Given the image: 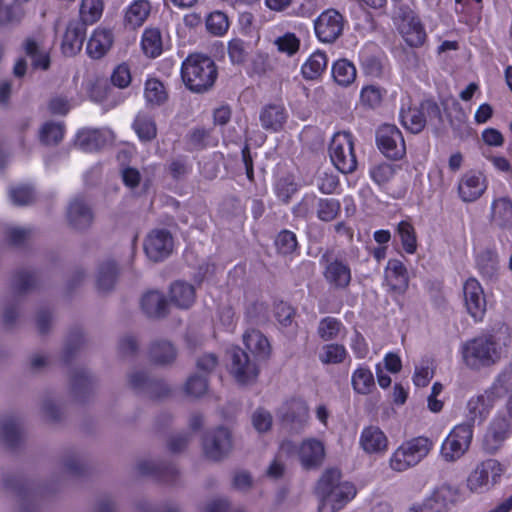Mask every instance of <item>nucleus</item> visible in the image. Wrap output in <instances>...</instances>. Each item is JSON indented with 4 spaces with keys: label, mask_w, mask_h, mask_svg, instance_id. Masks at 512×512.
<instances>
[{
    "label": "nucleus",
    "mask_w": 512,
    "mask_h": 512,
    "mask_svg": "<svg viewBox=\"0 0 512 512\" xmlns=\"http://www.w3.org/2000/svg\"><path fill=\"white\" fill-rule=\"evenodd\" d=\"M316 493L320 498L319 512H336L356 494L353 484L341 481L338 469H327L318 480Z\"/></svg>",
    "instance_id": "1"
},
{
    "label": "nucleus",
    "mask_w": 512,
    "mask_h": 512,
    "mask_svg": "<svg viewBox=\"0 0 512 512\" xmlns=\"http://www.w3.org/2000/svg\"><path fill=\"white\" fill-rule=\"evenodd\" d=\"M215 62L202 54H191L182 63L181 77L185 86L194 93L210 91L217 79Z\"/></svg>",
    "instance_id": "2"
},
{
    "label": "nucleus",
    "mask_w": 512,
    "mask_h": 512,
    "mask_svg": "<svg viewBox=\"0 0 512 512\" xmlns=\"http://www.w3.org/2000/svg\"><path fill=\"white\" fill-rule=\"evenodd\" d=\"M38 284L37 276L34 271L19 270L11 281V295L6 296L2 303V325L5 329L14 328L19 316L18 307L20 298L33 291Z\"/></svg>",
    "instance_id": "3"
},
{
    "label": "nucleus",
    "mask_w": 512,
    "mask_h": 512,
    "mask_svg": "<svg viewBox=\"0 0 512 512\" xmlns=\"http://www.w3.org/2000/svg\"><path fill=\"white\" fill-rule=\"evenodd\" d=\"M461 352L465 365L473 370L489 367L500 359L499 347L492 335L478 336L465 342Z\"/></svg>",
    "instance_id": "4"
},
{
    "label": "nucleus",
    "mask_w": 512,
    "mask_h": 512,
    "mask_svg": "<svg viewBox=\"0 0 512 512\" xmlns=\"http://www.w3.org/2000/svg\"><path fill=\"white\" fill-rule=\"evenodd\" d=\"M433 442L427 437L419 436L404 442L393 453L390 466L402 472L420 463L431 451Z\"/></svg>",
    "instance_id": "5"
},
{
    "label": "nucleus",
    "mask_w": 512,
    "mask_h": 512,
    "mask_svg": "<svg viewBox=\"0 0 512 512\" xmlns=\"http://www.w3.org/2000/svg\"><path fill=\"white\" fill-rule=\"evenodd\" d=\"M329 155L333 165L343 174L357 169L354 142L350 132H337L329 145Z\"/></svg>",
    "instance_id": "6"
},
{
    "label": "nucleus",
    "mask_w": 512,
    "mask_h": 512,
    "mask_svg": "<svg viewBox=\"0 0 512 512\" xmlns=\"http://www.w3.org/2000/svg\"><path fill=\"white\" fill-rule=\"evenodd\" d=\"M230 357V373L239 385L247 386L256 383L260 369L257 360L240 347H233L228 351Z\"/></svg>",
    "instance_id": "7"
},
{
    "label": "nucleus",
    "mask_w": 512,
    "mask_h": 512,
    "mask_svg": "<svg viewBox=\"0 0 512 512\" xmlns=\"http://www.w3.org/2000/svg\"><path fill=\"white\" fill-rule=\"evenodd\" d=\"M473 436L471 423H462L453 428L441 446V456L447 462L459 460L469 449Z\"/></svg>",
    "instance_id": "8"
},
{
    "label": "nucleus",
    "mask_w": 512,
    "mask_h": 512,
    "mask_svg": "<svg viewBox=\"0 0 512 512\" xmlns=\"http://www.w3.org/2000/svg\"><path fill=\"white\" fill-rule=\"evenodd\" d=\"M401 123L413 134L420 133L426 126L427 120L437 119L442 122V114L438 104L430 99L424 100L419 107L402 110L400 113Z\"/></svg>",
    "instance_id": "9"
},
{
    "label": "nucleus",
    "mask_w": 512,
    "mask_h": 512,
    "mask_svg": "<svg viewBox=\"0 0 512 512\" xmlns=\"http://www.w3.org/2000/svg\"><path fill=\"white\" fill-rule=\"evenodd\" d=\"M376 144L381 153L389 159L399 160L406 154L402 132L395 125H381L376 131Z\"/></svg>",
    "instance_id": "10"
},
{
    "label": "nucleus",
    "mask_w": 512,
    "mask_h": 512,
    "mask_svg": "<svg viewBox=\"0 0 512 512\" xmlns=\"http://www.w3.org/2000/svg\"><path fill=\"white\" fill-rule=\"evenodd\" d=\"M129 387L137 394L158 399L170 393L169 386L159 378L152 377L145 370H135L128 374Z\"/></svg>",
    "instance_id": "11"
},
{
    "label": "nucleus",
    "mask_w": 512,
    "mask_h": 512,
    "mask_svg": "<svg viewBox=\"0 0 512 512\" xmlns=\"http://www.w3.org/2000/svg\"><path fill=\"white\" fill-rule=\"evenodd\" d=\"M203 451L207 458L219 461L227 457L232 450V436L222 426L205 432L202 439Z\"/></svg>",
    "instance_id": "12"
},
{
    "label": "nucleus",
    "mask_w": 512,
    "mask_h": 512,
    "mask_svg": "<svg viewBox=\"0 0 512 512\" xmlns=\"http://www.w3.org/2000/svg\"><path fill=\"white\" fill-rule=\"evenodd\" d=\"M320 263L324 265L323 276L325 280L335 289H345L351 282V270L343 261L335 258L333 250H326Z\"/></svg>",
    "instance_id": "13"
},
{
    "label": "nucleus",
    "mask_w": 512,
    "mask_h": 512,
    "mask_svg": "<svg viewBox=\"0 0 512 512\" xmlns=\"http://www.w3.org/2000/svg\"><path fill=\"white\" fill-rule=\"evenodd\" d=\"M504 472L502 464L496 459L483 461L468 478V487L473 492L493 486Z\"/></svg>",
    "instance_id": "14"
},
{
    "label": "nucleus",
    "mask_w": 512,
    "mask_h": 512,
    "mask_svg": "<svg viewBox=\"0 0 512 512\" xmlns=\"http://www.w3.org/2000/svg\"><path fill=\"white\" fill-rule=\"evenodd\" d=\"M343 16L335 9L322 12L315 20L314 28L318 39L324 43H333L342 34Z\"/></svg>",
    "instance_id": "15"
},
{
    "label": "nucleus",
    "mask_w": 512,
    "mask_h": 512,
    "mask_svg": "<svg viewBox=\"0 0 512 512\" xmlns=\"http://www.w3.org/2000/svg\"><path fill=\"white\" fill-rule=\"evenodd\" d=\"M173 237L168 230H153L144 241V251L147 257L160 262L167 258L173 251Z\"/></svg>",
    "instance_id": "16"
},
{
    "label": "nucleus",
    "mask_w": 512,
    "mask_h": 512,
    "mask_svg": "<svg viewBox=\"0 0 512 512\" xmlns=\"http://www.w3.org/2000/svg\"><path fill=\"white\" fill-rule=\"evenodd\" d=\"M512 433L511 421L499 416L492 420L483 439V449L488 454L498 452Z\"/></svg>",
    "instance_id": "17"
},
{
    "label": "nucleus",
    "mask_w": 512,
    "mask_h": 512,
    "mask_svg": "<svg viewBox=\"0 0 512 512\" xmlns=\"http://www.w3.org/2000/svg\"><path fill=\"white\" fill-rule=\"evenodd\" d=\"M2 482L7 491L14 493L19 498L20 512H35V507L31 506V502L38 494L44 493L42 490H34L29 483L14 474L4 475Z\"/></svg>",
    "instance_id": "18"
},
{
    "label": "nucleus",
    "mask_w": 512,
    "mask_h": 512,
    "mask_svg": "<svg viewBox=\"0 0 512 512\" xmlns=\"http://www.w3.org/2000/svg\"><path fill=\"white\" fill-rule=\"evenodd\" d=\"M66 219L69 227L82 232L92 226L94 213L90 205L83 198L76 197L67 206Z\"/></svg>",
    "instance_id": "19"
},
{
    "label": "nucleus",
    "mask_w": 512,
    "mask_h": 512,
    "mask_svg": "<svg viewBox=\"0 0 512 512\" xmlns=\"http://www.w3.org/2000/svg\"><path fill=\"white\" fill-rule=\"evenodd\" d=\"M465 306L475 321H480L486 312V299L480 283L469 278L463 287Z\"/></svg>",
    "instance_id": "20"
},
{
    "label": "nucleus",
    "mask_w": 512,
    "mask_h": 512,
    "mask_svg": "<svg viewBox=\"0 0 512 512\" xmlns=\"http://www.w3.org/2000/svg\"><path fill=\"white\" fill-rule=\"evenodd\" d=\"M401 11L402 23L400 30L406 43L411 47L423 45L426 40V32L420 19L412 10L401 9Z\"/></svg>",
    "instance_id": "21"
},
{
    "label": "nucleus",
    "mask_w": 512,
    "mask_h": 512,
    "mask_svg": "<svg viewBox=\"0 0 512 512\" xmlns=\"http://www.w3.org/2000/svg\"><path fill=\"white\" fill-rule=\"evenodd\" d=\"M279 417L284 425H289L292 429L298 430L307 422L309 409L305 401L291 399L279 409Z\"/></svg>",
    "instance_id": "22"
},
{
    "label": "nucleus",
    "mask_w": 512,
    "mask_h": 512,
    "mask_svg": "<svg viewBox=\"0 0 512 512\" xmlns=\"http://www.w3.org/2000/svg\"><path fill=\"white\" fill-rule=\"evenodd\" d=\"M95 378L85 368H75L70 372V391L74 399L84 402L92 394Z\"/></svg>",
    "instance_id": "23"
},
{
    "label": "nucleus",
    "mask_w": 512,
    "mask_h": 512,
    "mask_svg": "<svg viewBox=\"0 0 512 512\" xmlns=\"http://www.w3.org/2000/svg\"><path fill=\"white\" fill-rule=\"evenodd\" d=\"M86 36V26L83 22L72 20L67 25L61 50L65 56L72 57L78 54L83 46Z\"/></svg>",
    "instance_id": "24"
},
{
    "label": "nucleus",
    "mask_w": 512,
    "mask_h": 512,
    "mask_svg": "<svg viewBox=\"0 0 512 512\" xmlns=\"http://www.w3.org/2000/svg\"><path fill=\"white\" fill-rule=\"evenodd\" d=\"M457 498L458 489L449 484H443L426 499V509L429 512H448Z\"/></svg>",
    "instance_id": "25"
},
{
    "label": "nucleus",
    "mask_w": 512,
    "mask_h": 512,
    "mask_svg": "<svg viewBox=\"0 0 512 512\" xmlns=\"http://www.w3.org/2000/svg\"><path fill=\"white\" fill-rule=\"evenodd\" d=\"M0 438L10 449L20 447L24 442V429L20 418L4 417L0 422Z\"/></svg>",
    "instance_id": "26"
},
{
    "label": "nucleus",
    "mask_w": 512,
    "mask_h": 512,
    "mask_svg": "<svg viewBox=\"0 0 512 512\" xmlns=\"http://www.w3.org/2000/svg\"><path fill=\"white\" fill-rule=\"evenodd\" d=\"M486 190L485 179L481 174L467 172L458 185V194L464 202L477 200Z\"/></svg>",
    "instance_id": "27"
},
{
    "label": "nucleus",
    "mask_w": 512,
    "mask_h": 512,
    "mask_svg": "<svg viewBox=\"0 0 512 512\" xmlns=\"http://www.w3.org/2000/svg\"><path fill=\"white\" fill-rule=\"evenodd\" d=\"M325 458V450L322 442L316 439L303 441L299 449L301 465L306 470L319 468Z\"/></svg>",
    "instance_id": "28"
},
{
    "label": "nucleus",
    "mask_w": 512,
    "mask_h": 512,
    "mask_svg": "<svg viewBox=\"0 0 512 512\" xmlns=\"http://www.w3.org/2000/svg\"><path fill=\"white\" fill-rule=\"evenodd\" d=\"M136 467L140 474L155 476L164 482H174L178 475L177 468L171 463L141 460Z\"/></svg>",
    "instance_id": "29"
},
{
    "label": "nucleus",
    "mask_w": 512,
    "mask_h": 512,
    "mask_svg": "<svg viewBox=\"0 0 512 512\" xmlns=\"http://www.w3.org/2000/svg\"><path fill=\"white\" fill-rule=\"evenodd\" d=\"M178 351L174 344L165 339H158L149 348L150 360L159 366H171L177 359Z\"/></svg>",
    "instance_id": "30"
},
{
    "label": "nucleus",
    "mask_w": 512,
    "mask_h": 512,
    "mask_svg": "<svg viewBox=\"0 0 512 512\" xmlns=\"http://www.w3.org/2000/svg\"><path fill=\"white\" fill-rule=\"evenodd\" d=\"M494 403V396L492 392L485 391L469 399L467 403V418L468 422L472 425L475 421L482 422L488 415Z\"/></svg>",
    "instance_id": "31"
},
{
    "label": "nucleus",
    "mask_w": 512,
    "mask_h": 512,
    "mask_svg": "<svg viewBox=\"0 0 512 512\" xmlns=\"http://www.w3.org/2000/svg\"><path fill=\"white\" fill-rule=\"evenodd\" d=\"M243 341L255 360H267L270 357V343L259 330L253 329L251 331H247L243 335Z\"/></svg>",
    "instance_id": "32"
},
{
    "label": "nucleus",
    "mask_w": 512,
    "mask_h": 512,
    "mask_svg": "<svg viewBox=\"0 0 512 512\" xmlns=\"http://www.w3.org/2000/svg\"><path fill=\"white\" fill-rule=\"evenodd\" d=\"M491 221L502 230H512V200L501 197L492 203Z\"/></svg>",
    "instance_id": "33"
},
{
    "label": "nucleus",
    "mask_w": 512,
    "mask_h": 512,
    "mask_svg": "<svg viewBox=\"0 0 512 512\" xmlns=\"http://www.w3.org/2000/svg\"><path fill=\"white\" fill-rule=\"evenodd\" d=\"M387 437L379 427H366L360 437V445L367 453H380L386 450Z\"/></svg>",
    "instance_id": "34"
},
{
    "label": "nucleus",
    "mask_w": 512,
    "mask_h": 512,
    "mask_svg": "<svg viewBox=\"0 0 512 512\" xmlns=\"http://www.w3.org/2000/svg\"><path fill=\"white\" fill-rule=\"evenodd\" d=\"M141 308L149 318H163L168 313L167 300L165 296L158 291L146 293L142 297Z\"/></svg>",
    "instance_id": "35"
},
{
    "label": "nucleus",
    "mask_w": 512,
    "mask_h": 512,
    "mask_svg": "<svg viewBox=\"0 0 512 512\" xmlns=\"http://www.w3.org/2000/svg\"><path fill=\"white\" fill-rule=\"evenodd\" d=\"M113 43V35L110 30H95L87 43V53L91 58L100 59L111 48Z\"/></svg>",
    "instance_id": "36"
},
{
    "label": "nucleus",
    "mask_w": 512,
    "mask_h": 512,
    "mask_svg": "<svg viewBox=\"0 0 512 512\" xmlns=\"http://www.w3.org/2000/svg\"><path fill=\"white\" fill-rule=\"evenodd\" d=\"M287 115L281 105L269 104L260 113V122L265 130L277 132L282 129Z\"/></svg>",
    "instance_id": "37"
},
{
    "label": "nucleus",
    "mask_w": 512,
    "mask_h": 512,
    "mask_svg": "<svg viewBox=\"0 0 512 512\" xmlns=\"http://www.w3.org/2000/svg\"><path fill=\"white\" fill-rule=\"evenodd\" d=\"M387 278H394L395 282L390 284L392 291L404 294L409 286L408 271L404 264L398 259H390L386 266Z\"/></svg>",
    "instance_id": "38"
},
{
    "label": "nucleus",
    "mask_w": 512,
    "mask_h": 512,
    "mask_svg": "<svg viewBox=\"0 0 512 512\" xmlns=\"http://www.w3.org/2000/svg\"><path fill=\"white\" fill-rule=\"evenodd\" d=\"M170 301L181 309H188L195 300L194 287L186 282L177 281L170 286Z\"/></svg>",
    "instance_id": "39"
},
{
    "label": "nucleus",
    "mask_w": 512,
    "mask_h": 512,
    "mask_svg": "<svg viewBox=\"0 0 512 512\" xmlns=\"http://www.w3.org/2000/svg\"><path fill=\"white\" fill-rule=\"evenodd\" d=\"M119 269L112 260H107L100 264L97 274V287L101 291H110L114 288Z\"/></svg>",
    "instance_id": "40"
},
{
    "label": "nucleus",
    "mask_w": 512,
    "mask_h": 512,
    "mask_svg": "<svg viewBox=\"0 0 512 512\" xmlns=\"http://www.w3.org/2000/svg\"><path fill=\"white\" fill-rule=\"evenodd\" d=\"M150 10L151 5L148 0H135L128 8L125 20L132 28L139 27L147 19Z\"/></svg>",
    "instance_id": "41"
},
{
    "label": "nucleus",
    "mask_w": 512,
    "mask_h": 512,
    "mask_svg": "<svg viewBox=\"0 0 512 512\" xmlns=\"http://www.w3.org/2000/svg\"><path fill=\"white\" fill-rule=\"evenodd\" d=\"M24 49L27 56L32 59V66L34 68L47 70L50 67V56L48 51L41 48L35 40L28 38L25 41Z\"/></svg>",
    "instance_id": "42"
},
{
    "label": "nucleus",
    "mask_w": 512,
    "mask_h": 512,
    "mask_svg": "<svg viewBox=\"0 0 512 512\" xmlns=\"http://www.w3.org/2000/svg\"><path fill=\"white\" fill-rule=\"evenodd\" d=\"M85 340L83 337V332L80 328L72 329L65 341L64 349L62 352V360L65 364H69L73 358L76 356L77 352L84 345Z\"/></svg>",
    "instance_id": "43"
},
{
    "label": "nucleus",
    "mask_w": 512,
    "mask_h": 512,
    "mask_svg": "<svg viewBox=\"0 0 512 512\" xmlns=\"http://www.w3.org/2000/svg\"><path fill=\"white\" fill-rule=\"evenodd\" d=\"M142 49L145 55L156 58L162 52V38L159 29H146L142 36Z\"/></svg>",
    "instance_id": "44"
},
{
    "label": "nucleus",
    "mask_w": 512,
    "mask_h": 512,
    "mask_svg": "<svg viewBox=\"0 0 512 512\" xmlns=\"http://www.w3.org/2000/svg\"><path fill=\"white\" fill-rule=\"evenodd\" d=\"M133 129L139 139L144 142L153 140L157 135V128L152 117L138 114L133 122Z\"/></svg>",
    "instance_id": "45"
},
{
    "label": "nucleus",
    "mask_w": 512,
    "mask_h": 512,
    "mask_svg": "<svg viewBox=\"0 0 512 512\" xmlns=\"http://www.w3.org/2000/svg\"><path fill=\"white\" fill-rule=\"evenodd\" d=\"M334 80L342 86L350 85L356 78L354 65L346 59L336 61L332 67Z\"/></svg>",
    "instance_id": "46"
},
{
    "label": "nucleus",
    "mask_w": 512,
    "mask_h": 512,
    "mask_svg": "<svg viewBox=\"0 0 512 512\" xmlns=\"http://www.w3.org/2000/svg\"><path fill=\"white\" fill-rule=\"evenodd\" d=\"M144 96L149 104L157 106L165 103L168 98L163 83L155 78L146 81Z\"/></svg>",
    "instance_id": "47"
},
{
    "label": "nucleus",
    "mask_w": 512,
    "mask_h": 512,
    "mask_svg": "<svg viewBox=\"0 0 512 512\" xmlns=\"http://www.w3.org/2000/svg\"><path fill=\"white\" fill-rule=\"evenodd\" d=\"M327 65L326 55L320 51L315 52L302 66V74L305 79H315L321 75Z\"/></svg>",
    "instance_id": "48"
},
{
    "label": "nucleus",
    "mask_w": 512,
    "mask_h": 512,
    "mask_svg": "<svg viewBox=\"0 0 512 512\" xmlns=\"http://www.w3.org/2000/svg\"><path fill=\"white\" fill-rule=\"evenodd\" d=\"M102 0H82L80 6V19L84 26L95 23L102 15Z\"/></svg>",
    "instance_id": "49"
},
{
    "label": "nucleus",
    "mask_w": 512,
    "mask_h": 512,
    "mask_svg": "<svg viewBox=\"0 0 512 512\" xmlns=\"http://www.w3.org/2000/svg\"><path fill=\"white\" fill-rule=\"evenodd\" d=\"M352 385L354 390L362 395L369 394L375 386L374 377L367 368H358L352 376Z\"/></svg>",
    "instance_id": "50"
},
{
    "label": "nucleus",
    "mask_w": 512,
    "mask_h": 512,
    "mask_svg": "<svg viewBox=\"0 0 512 512\" xmlns=\"http://www.w3.org/2000/svg\"><path fill=\"white\" fill-rule=\"evenodd\" d=\"M75 144L84 151L97 150L103 144L102 135L98 130H82L77 134Z\"/></svg>",
    "instance_id": "51"
},
{
    "label": "nucleus",
    "mask_w": 512,
    "mask_h": 512,
    "mask_svg": "<svg viewBox=\"0 0 512 512\" xmlns=\"http://www.w3.org/2000/svg\"><path fill=\"white\" fill-rule=\"evenodd\" d=\"M346 356L347 351L343 345L332 343L322 347L319 360L323 364H339L345 360Z\"/></svg>",
    "instance_id": "52"
},
{
    "label": "nucleus",
    "mask_w": 512,
    "mask_h": 512,
    "mask_svg": "<svg viewBox=\"0 0 512 512\" xmlns=\"http://www.w3.org/2000/svg\"><path fill=\"white\" fill-rule=\"evenodd\" d=\"M403 249L413 254L417 249V238L414 227L407 221H401L397 227Z\"/></svg>",
    "instance_id": "53"
},
{
    "label": "nucleus",
    "mask_w": 512,
    "mask_h": 512,
    "mask_svg": "<svg viewBox=\"0 0 512 512\" xmlns=\"http://www.w3.org/2000/svg\"><path fill=\"white\" fill-rule=\"evenodd\" d=\"M275 247L281 255H291L298 247L296 234L290 230H282L275 239Z\"/></svg>",
    "instance_id": "54"
},
{
    "label": "nucleus",
    "mask_w": 512,
    "mask_h": 512,
    "mask_svg": "<svg viewBox=\"0 0 512 512\" xmlns=\"http://www.w3.org/2000/svg\"><path fill=\"white\" fill-rule=\"evenodd\" d=\"M207 30L215 35H224L229 28L228 16L222 11H214L206 19Z\"/></svg>",
    "instance_id": "55"
},
{
    "label": "nucleus",
    "mask_w": 512,
    "mask_h": 512,
    "mask_svg": "<svg viewBox=\"0 0 512 512\" xmlns=\"http://www.w3.org/2000/svg\"><path fill=\"white\" fill-rule=\"evenodd\" d=\"M64 126L61 123L47 122L40 131V139L45 145H57L63 138Z\"/></svg>",
    "instance_id": "56"
},
{
    "label": "nucleus",
    "mask_w": 512,
    "mask_h": 512,
    "mask_svg": "<svg viewBox=\"0 0 512 512\" xmlns=\"http://www.w3.org/2000/svg\"><path fill=\"white\" fill-rule=\"evenodd\" d=\"M184 390L187 395L199 398L203 396L208 390V378L206 375L199 373L192 374L186 381Z\"/></svg>",
    "instance_id": "57"
},
{
    "label": "nucleus",
    "mask_w": 512,
    "mask_h": 512,
    "mask_svg": "<svg viewBox=\"0 0 512 512\" xmlns=\"http://www.w3.org/2000/svg\"><path fill=\"white\" fill-rule=\"evenodd\" d=\"M340 211V202L333 198L320 199L317 206V216L320 220H334Z\"/></svg>",
    "instance_id": "58"
},
{
    "label": "nucleus",
    "mask_w": 512,
    "mask_h": 512,
    "mask_svg": "<svg viewBox=\"0 0 512 512\" xmlns=\"http://www.w3.org/2000/svg\"><path fill=\"white\" fill-rule=\"evenodd\" d=\"M274 45L278 51L288 56L295 55L300 48V39L291 32L285 33L274 40Z\"/></svg>",
    "instance_id": "59"
},
{
    "label": "nucleus",
    "mask_w": 512,
    "mask_h": 512,
    "mask_svg": "<svg viewBox=\"0 0 512 512\" xmlns=\"http://www.w3.org/2000/svg\"><path fill=\"white\" fill-rule=\"evenodd\" d=\"M249 45L239 38H234L228 43V55L232 63L242 64L246 61Z\"/></svg>",
    "instance_id": "60"
},
{
    "label": "nucleus",
    "mask_w": 512,
    "mask_h": 512,
    "mask_svg": "<svg viewBox=\"0 0 512 512\" xmlns=\"http://www.w3.org/2000/svg\"><path fill=\"white\" fill-rule=\"evenodd\" d=\"M341 323L334 317H325L319 322L318 335L324 341H330L337 337Z\"/></svg>",
    "instance_id": "61"
},
{
    "label": "nucleus",
    "mask_w": 512,
    "mask_h": 512,
    "mask_svg": "<svg viewBox=\"0 0 512 512\" xmlns=\"http://www.w3.org/2000/svg\"><path fill=\"white\" fill-rule=\"evenodd\" d=\"M295 314V309L286 302L280 301L274 305V316L282 327L292 326Z\"/></svg>",
    "instance_id": "62"
},
{
    "label": "nucleus",
    "mask_w": 512,
    "mask_h": 512,
    "mask_svg": "<svg viewBox=\"0 0 512 512\" xmlns=\"http://www.w3.org/2000/svg\"><path fill=\"white\" fill-rule=\"evenodd\" d=\"M60 469L63 473L77 476L84 471V463L77 453H71L64 456L61 461Z\"/></svg>",
    "instance_id": "63"
},
{
    "label": "nucleus",
    "mask_w": 512,
    "mask_h": 512,
    "mask_svg": "<svg viewBox=\"0 0 512 512\" xmlns=\"http://www.w3.org/2000/svg\"><path fill=\"white\" fill-rule=\"evenodd\" d=\"M394 172L393 165L381 163L370 169V176L377 185L382 186L393 177Z\"/></svg>",
    "instance_id": "64"
}]
</instances>
